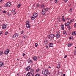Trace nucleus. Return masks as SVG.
I'll return each mask as SVG.
<instances>
[{
    "mask_svg": "<svg viewBox=\"0 0 76 76\" xmlns=\"http://www.w3.org/2000/svg\"><path fill=\"white\" fill-rule=\"evenodd\" d=\"M48 8H46L45 9V8H43L42 10V14L43 15H44L45 14V13H46V11H48Z\"/></svg>",
    "mask_w": 76,
    "mask_h": 76,
    "instance_id": "nucleus-1",
    "label": "nucleus"
},
{
    "mask_svg": "<svg viewBox=\"0 0 76 76\" xmlns=\"http://www.w3.org/2000/svg\"><path fill=\"white\" fill-rule=\"evenodd\" d=\"M38 16V14L37 13H34L33 14V17H31V19L34 20H35V19L37 18Z\"/></svg>",
    "mask_w": 76,
    "mask_h": 76,
    "instance_id": "nucleus-2",
    "label": "nucleus"
},
{
    "mask_svg": "<svg viewBox=\"0 0 76 76\" xmlns=\"http://www.w3.org/2000/svg\"><path fill=\"white\" fill-rule=\"evenodd\" d=\"M42 73L45 75H47L48 73V71L47 70H43L42 71Z\"/></svg>",
    "mask_w": 76,
    "mask_h": 76,
    "instance_id": "nucleus-3",
    "label": "nucleus"
},
{
    "mask_svg": "<svg viewBox=\"0 0 76 76\" xmlns=\"http://www.w3.org/2000/svg\"><path fill=\"white\" fill-rule=\"evenodd\" d=\"M55 35L54 34H50V35H48V38H49V39H50V38H54Z\"/></svg>",
    "mask_w": 76,
    "mask_h": 76,
    "instance_id": "nucleus-4",
    "label": "nucleus"
},
{
    "mask_svg": "<svg viewBox=\"0 0 76 76\" xmlns=\"http://www.w3.org/2000/svg\"><path fill=\"white\" fill-rule=\"evenodd\" d=\"M9 51H10V50H9L7 49L5 50L4 53L5 54L7 55V54H8V53H9Z\"/></svg>",
    "mask_w": 76,
    "mask_h": 76,
    "instance_id": "nucleus-5",
    "label": "nucleus"
},
{
    "mask_svg": "<svg viewBox=\"0 0 76 76\" xmlns=\"http://www.w3.org/2000/svg\"><path fill=\"white\" fill-rule=\"evenodd\" d=\"M11 4V3L10 2H8L6 4V7H10V4Z\"/></svg>",
    "mask_w": 76,
    "mask_h": 76,
    "instance_id": "nucleus-6",
    "label": "nucleus"
},
{
    "mask_svg": "<svg viewBox=\"0 0 76 76\" xmlns=\"http://www.w3.org/2000/svg\"><path fill=\"white\" fill-rule=\"evenodd\" d=\"M31 75L32 76H34V69H32L31 71Z\"/></svg>",
    "mask_w": 76,
    "mask_h": 76,
    "instance_id": "nucleus-7",
    "label": "nucleus"
},
{
    "mask_svg": "<svg viewBox=\"0 0 76 76\" xmlns=\"http://www.w3.org/2000/svg\"><path fill=\"white\" fill-rule=\"evenodd\" d=\"M18 36V34L15 33L12 36V38H15L16 37H17Z\"/></svg>",
    "mask_w": 76,
    "mask_h": 76,
    "instance_id": "nucleus-8",
    "label": "nucleus"
},
{
    "mask_svg": "<svg viewBox=\"0 0 76 76\" xmlns=\"http://www.w3.org/2000/svg\"><path fill=\"white\" fill-rule=\"evenodd\" d=\"M45 6V5H44V4H41L40 7V8H41V9H43V8H44Z\"/></svg>",
    "mask_w": 76,
    "mask_h": 76,
    "instance_id": "nucleus-9",
    "label": "nucleus"
},
{
    "mask_svg": "<svg viewBox=\"0 0 76 76\" xmlns=\"http://www.w3.org/2000/svg\"><path fill=\"white\" fill-rule=\"evenodd\" d=\"M6 25L3 24L2 26V29H6Z\"/></svg>",
    "mask_w": 76,
    "mask_h": 76,
    "instance_id": "nucleus-10",
    "label": "nucleus"
},
{
    "mask_svg": "<svg viewBox=\"0 0 76 76\" xmlns=\"http://www.w3.org/2000/svg\"><path fill=\"white\" fill-rule=\"evenodd\" d=\"M3 62H0V67H3Z\"/></svg>",
    "mask_w": 76,
    "mask_h": 76,
    "instance_id": "nucleus-11",
    "label": "nucleus"
},
{
    "mask_svg": "<svg viewBox=\"0 0 76 76\" xmlns=\"http://www.w3.org/2000/svg\"><path fill=\"white\" fill-rule=\"evenodd\" d=\"M62 20L63 22H64V21L65 20V18H64V16H62Z\"/></svg>",
    "mask_w": 76,
    "mask_h": 76,
    "instance_id": "nucleus-12",
    "label": "nucleus"
},
{
    "mask_svg": "<svg viewBox=\"0 0 76 76\" xmlns=\"http://www.w3.org/2000/svg\"><path fill=\"white\" fill-rule=\"evenodd\" d=\"M30 69H31V67L29 66L26 68V71H29Z\"/></svg>",
    "mask_w": 76,
    "mask_h": 76,
    "instance_id": "nucleus-13",
    "label": "nucleus"
},
{
    "mask_svg": "<svg viewBox=\"0 0 76 76\" xmlns=\"http://www.w3.org/2000/svg\"><path fill=\"white\" fill-rule=\"evenodd\" d=\"M69 24H70V22H67L65 23V25L66 26H69Z\"/></svg>",
    "mask_w": 76,
    "mask_h": 76,
    "instance_id": "nucleus-14",
    "label": "nucleus"
},
{
    "mask_svg": "<svg viewBox=\"0 0 76 76\" xmlns=\"http://www.w3.org/2000/svg\"><path fill=\"white\" fill-rule=\"evenodd\" d=\"M72 35H76V31H73L72 33Z\"/></svg>",
    "mask_w": 76,
    "mask_h": 76,
    "instance_id": "nucleus-15",
    "label": "nucleus"
},
{
    "mask_svg": "<svg viewBox=\"0 0 76 76\" xmlns=\"http://www.w3.org/2000/svg\"><path fill=\"white\" fill-rule=\"evenodd\" d=\"M61 28H62V30H64V25H63V24H61Z\"/></svg>",
    "mask_w": 76,
    "mask_h": 76,
    "instance_id": "nucleus-16",
    "label": "nucleus"
},
{
    "mask_svg": "<svg viewBox=\"0 0 76 76\" xmlns=\"http://www.w3.org/2000/svg\"><path fill=\"white\" fill-rule=\"evenodd\" d=\"M34 60H37V58L35 56H34L33 57Z\"/></svg>",
    "mask_w": 76,
    "mask_h": 76,
    "instance_id": "nucleus-17",
    "label": "nucleus"
},
{
    "mask_svg": "<svg viewBox=\"0 0 76 76\" xmlns=\"http://www.w3.org/2000/svg\"><path fill=\"white\" fill-rule=\"evenodd\" d=\"M60 37V35L59 34H56V38H58Z\"/></svg>",
    "mask_w": 76,
    "mask_h": 76,
    "instance_id": "nucleus-18",
    "label": "nucleus"
},
{
    "mask_svg": "<svg viewBox=\"0 0 76 76\" xmlns=\"http://www.w3.org/2000/svg\"><path fill=\"white\" fill-rule=\"evenodd\" d=\"M49 46L50 47H53V43H50L49 44Z\"/></svg>",
    "mask_w": 76,
    "mask_h": 76,
    "instance_id": "nucleus-19",
    "label": "nucleus"
},
{
    "mask_svg": "<svg viewBox=\"0 0 76 76\" xmlns=\"http://www.w3.org/2000/svg\"><path fill=\"white\" fill-rule=\"evenodd\" d=\"M26 26L27 28H30L31 26L29 24H26Z\"/></svg>",
    "mask_w": 76,
    "mask_h": 76,
    "instance_id": "nucleus-20",
    "label": "nucleus"
},
{
    "mask_svg": "<svg viewBox=\"0 0 76 76\" xmlns=\"http://www.w3.org/2000/svg\"><path fill=\"white\" fill-rule=\"evenodd\" d=\"M31 73L30 72H28L26 75V76H30Z\"/></svg>",
    "mask_w": 76,
    "mask_h": 76,
    "instance_id": "nucleus-21",
    "label": "nucleus"
},
{
    "mask_svg": "<svg viewBox=\"0 0 76 76\" xmlns=\"http://www.w3.org/2000/svg\"><path fill=\"white\" fill-rule=\"evenodd\" d=\"M44 43L45 44H47L48 43V40H45L44 41Z\"/></svg>",
    "mask_w": 76,
    "mask_h": 76,
    "instance_id": "nucleus-22",
    "label": "nucleus"
},
{
    "mask_svg": "<svg viewBox=\"0 0 76 76\" xmlns=\"http://www.w3.org/2000/svg\"><path fill=\"white\" fill-rule=\"evenodd\" d=\"M57 68L58 69H59L60 67V64H58V66H57Z\"/></svg>",
    "mask_w": 76,
    "mask_h": 76,
    "instance_id": "nucleus-23",
    "label": "nucleus"
},
{
    "mask_svg": "<svg viewBox=\"0 0 76 76\" xmlns=\"http://www.w3.org/2000/svg\"><path fill=\"white\" fill-rule=\"evenodd\" d=\"M72 44L71 43H69L68 44V47H70L71 46H72Z\"/></svg>",
    "mask_w": 76,
    "mask_h": 76,
    "instance_id": "nucleus-24",
    "label": "nucleus"
},
{
    "mask_svg": "<svg viewBox=\"0 0 76 76\" xmlns=\"http://www.w3.org/2000/svg\"><path fill=\"white\" fill-rule=\"evenodd\" d=\"M28 62L29 63L30 62H32V61H31V59H28L27 60Z\"/></svg>",
    "mask_w": 76,
    "mask_h": 76,
    "instance_id": "nucleus-25",
    "label": "nucleus"
},
{
    "mask_svg": "<svg viewBox=\"0 0 76 76\" xmlns=\"http://www.w3.org/2000/svg\"><path fill=\"white\" fill-rule=\"evenodd\" d=\"M26 37V36H24L23 37V39H26V37Z\"/></svg>",
    "mask_w": 76,
    "mask_h": 76,
    "instance_id": "nucleus-26",
    "label": "nucleus"
},
{
    "mask_svg": "<svg viewBox=\"0 0 76 76\" xmlns=\"http://www.w3.org/2000/svg\"><path fill=\"white\" fill-rule=\"evenodd\" d=\"M63 34L64 35H66L67 34V33H66V31H64L63 32Z\"/></svg>",
    "mask_w": 76,
    "mask_h": 76,
    "instance_id": "nucleus-27",
    "label": "nucleus"
},
{
    "mask_svg": "<svg viewBox=\"0 0 76 76\" xmlns=\"http://www.w3.org/2000/svg\"><path fill=\"white\" fill-rule=\"evenodd\" d=\"M39 4H37L36 5V7H39Z\"/></svg>",
    "mask_w": 76,
    "mask_h": 76,
    "instance_id": "nucleus-28",
    "label": "nucleus"
},
{
    "mask_svg": "<svg viewBox=\"0 0 76 76\" xmlns=\"http://www.w3.org/2000/svg\"><path fill=\"white\" fill-rule=\"evenodd\" d=\"M17 7L18 8H19L20 7V4H19L17 6Z\"/></svg>",
    "mask_w": 76,
    "mask_h": 76,
    "instance_id": "nucleus-29",
    "label": "nucleus"
},
{
    "mask_svg": "<svg viewBox=\"0 0 76 76\" xmlns=\"http://www.w3.org/2000/svg\"><path fill=\"white\" fill-rule=\"evenodd\" d=\"M2 54H3L2 51H0V56H1V55H2Z\"/></svg>",
    "mask_w": 76,
    "mask_h": 76,
    "instance_id": "nucleus-30",
    "label": "nucleus"
},
{
    "mask_svg": "<svg viewBox=\"0 0 76 76\" xmlns=\"http://www.w3.org/2000/svg\"><path fill=\"white\" fill-rule=\"evenodd\" d=\"M74 55H76V51L75 50L73 52Z\"/></svg>",
    "mask_w": 76,
    "mask_h": 76,
    "instance_id": "nucleus-31",
    "label": "nucleus"
},
{
    "mask_svg": "<svg viewBox=\"0 0 76 76\" xmlns=\"http://www.w3.org/2000/svg\"><path fill=\"white\" fill-rule=\"evenodd\" d=\"M2 13H6V12L4 10L3 11Z\"/></svg>",
    "mask_w": 76,
    "mask_h": 76,
    "instance_id": "nucleus-32",
    "label": "nucleus"
},
{
    "mask_svg": "<svg viewBox=\"0 0 76 76\" xmlns=\"http://www.w3.org/2000/svg\"><path fill=\"white\" fill-rule=\"evenodd\" d=\"M26 22L27 23L26 24H29V21H27Z\"/></svg>",
    "mask_w": 76,
    "mask_h": 76,
    "instance_id": "nucleus-33",
    "label": "nucleus"
},
{
    "mask_svg": "<svg viewBox=\"0 0 76 76\" xmlns=\"http://www.w3.org/2000/svg\"><path fill=\"white\" fill-rule=\"evenodd\" d=\"M8 34V32H6L5 33V35H7Z\"/></svg>",
    "mask_w": 76,
    "mask_h": 76,
    "instance_id": "nucleus-34",
    "label": "nucleus"
},
{
    "mask_svg": "<svg viewBox=\"0 0 76 76\" xmlns=\"http://www.w3.org/2000/svg\"><path fill=\"white\" fill-rule=\"evenodd\" d=\"M35 76H40V75L39 74H37Z\"/></svg>",
    "mask_w": 76,
    "mask_h": 76,
    "instance_id": "nucleus-35",
    "label": "nucleus"
},
{
    "mask_svg": "<svg viewBox=\"0 0 76 76\" xmlns=\"http://www.w3.org/2000/svg\"><path fill=\"white\" fill-rule=\"evenodd\" d=\"M38 46V44L37 43H36L35 45V46L36 47H37V46Z\"/></svg>",
    "mask_w": 76,
    "mask_h": 76,
    "instance_id": "nucleus-36",
    "label": "nucleus"
},
{
    "mask_svg": "<svg viewBox=\"0 0 76 76\" xmlns=\"http://www.w3.org/2000/svg\"><path fill=\"white\" fill-rule=\"evenodd\" d=\"M15 10H12V12L14 13V12H15Z\"/></svg>",
    "mask_w": 76,
    "mask_h": 76,
    "instance_id": "nucleus-37",
    "label": "nucleus"
},
{
    "mask_svg": "<svg viewBox=\"0 0 76 76\" xmlns=\"http://www.w3.org/2000/svg\"><path fill=\"white\" fill-rule=\"evenodd\" d=\"M68 0H64V1L65 3H66V2H67Z\"/></svg>",
    "mask_w": 76,
    "mask_h": 76,
    "instance_id": "nucleus-38",
    "label": "nucleus"
},
{
    "mask_svg": "<svg viewBox=\"0 0 76 76\" xmlns=\"http://www.w3.org/2000/svg\"><path fill=\"white\" fill-rule=\"evenodd\" d=\"M3 33V31H1L0 33V35H1L2 34V33Z\"/></svg>",
    "mask_w": 76,
    "mask_h": 76,
    "instance_id": "nucleus-39",
    "label": "nucleus"
},
{
    "mask_svg": "<svg viewBox=\"0 0 76 76\" xmlns=\"http://www.w3.org/2000/svg\"><path fill=\"white\" fill-rule=\"evenodd\" d=\"M72 10H73V9H72V8H71V9H70V10H69V11H70V12H72Z\"/></svg>",
    "mask_w": 76,
    "mask_h": 76,
    "instance_id": "nucleus-40",
    "label": "nucleus"
},
{
    "mask_svg": "<svg viewBox=\"0 0 76 76\" xmlns=\"http://www.w3.org/2000/svg\"><path fill=\"white\" fill-rule=\"evenodd\" d=\"M39 69H37L36 71L37 72H39Z\"/></svg>",
    "mask_w": 76,
    "mask_h": 76,
    "instance_id": "nucleus-41",
    "label": "nucleus"
},
{
    "mask_svg": "<svg viewBox=\"0 0 76 76\" xmlns=\"http://www.w3.org/2000/svg\"><path fill=\"white\" fill-rule=\"evenodd\" d=\"M55 3H57V0H56L55 1Z\"/></svg>",
    "mask_w": 76,
    "mask_h": 76,
    "instance_id": "nucleus-42",
    "label": "nucleus"
},
{
    "mask_svg": "<svg viewBox=\"0 0 76 76\" xmlns=\"http://www.w3.org/2000/svg\"><path fill=\"white\" fill-rule=\"evenodd\" d=\"M24 31H22L21 33L22 34H23V33H24Z\"/></svg>",
    "mask_w": 76,
    "mask_h": 76,
    "instance_id": "nucleus-43",
    "label": "nucleus"
},
{
    "mask_svg": "<svg viewBox=\"0 0 76 76\" xmlns=\"http://www.w3.org/2000/svg\"><path fill=\"white\" fill-rule=\"evenodd\" d=\"M67 57V55H65V56L64 57V58H66Z\"/></svg>",
    "mask_w": 76,
    "mask_h": 76,
    "instance_id": "nucleus-44",
    "label": "nucleus"
},
{
    "mask_svg": "<svg viewBox=\"0 0 76 76\" xmlns=\"http://www.w3.org/2000/svg\"><path fill=\"white\" fill-rule=\"evenodd\" d=\"M7 15L8 16H10V15H11V14H7Z\"/></svg>",
    "mask_w": 76,
    "mask_h": 76,
    "instance_id": "nucleus-45",
    "label": "nucleus"
},
{
    "mask_svg": "<svg viewBox=\"0 0 76 76\" xmlns=\"http://www.w3.org/2000/svg\"><path fill=\"white\" fill-rule=\"evenodd\" d=\"M70 22H73V20H71L70 21Z\"/></svg>",
    "mask_w": 76,
    "mask_h": 76,
    "instance_id": "nucleus-46",
    "label": "nucleus"
},
{
    "mask_svg": "<svg viewBox=\"0 0 76 76\" xmlns=\"http://www.w3.org/2000/svg\"><path fill=\"white\" fill-rule=\"evenodd\" d=\"M60 41H61V40H59V41H58V43H60Z\"/></svg>",
    "mask_w": 76,
    "mask_h": 76,
    "instance_id": "nucleus-47",
    "label": "nucleus"
},
{
    "mask_svg": "<svg viewBox=\"0 0 76 76\" xmlns=\"http://www.w3.org/2000/svg\"><path fill=\"white\" fill-rule=\"evenodd\" d=\"M2 0H0V2L1 3H2L3 2V1H2Z\"/></svg>",
    "mask_w": 76,
    "mask_h": 76,
    "instance_id": "nucleus-48",
    "label": "nucleus"
},
{
    "mask_svg": "<svg viewBox=\"0 0 76 76\" xmlns=\"http://www.w3.org/2000/svg\"><path fill=\"white\" fill-rule=\"evenodd\" d=\"M74 27H76V23L75 24Z\"/></svg>",
    "mask_w": 76,
    "mask_h": 76,
    "instance_id": "nucleus-49",
    "label": "nucleus"
},
{
    "mask_svg": "<svg viewBox=\"0 0 76 76\" xmlns=\"http://www.w3.org/2000/svg\"><path fill=\"white\" fill-rule=\"evenodd\" d=\"M68 28H69V29H70V26H69Z\"/></svg>",
    "mask_w": 76,
    "mask_h": 76,
    "instance_id": "nucleus-50",
    "label": "nucleus"
},
{
    "mask_svg": "<svg viewBox=\"0 0 76 76\" xmlns=\"http://www.w3.org/2000/svg\"><path fill=\"white\" fill-rule=\"evenodd\" d=\"M67 20H69V18H67L66 19Z\"/></svg>",
    "mask_w": 76,
    "mask_h": 76,
    "instance_id": "nucleus-51",
    "label": "nucleus"
},
{
    "mask_svg": "<svg viewBox=\"0 0 76 76\" xmlns=\"http://www.w3.org/2000/svg\"><path fill=\"white\" fill-rule=\"evenodd\" d=\"M23 56H25V53H23Z\"/></svg>",
    "mask_w": 76,
    "mask_h": 76,
    "instance_id": "nucleus-52",
    "label": "nucleus"
},
{
    "mask_svg": "<svg viewBox=\"0 0 76 76\" xmlns=\"http://www.w3.org/2000/svg\"><path fill=\"white\" fill-rule=\"evenodd\" d=\"M63 76H66V74H64L63 75Z\"/></svg>",
    "mask_w": 76,
    "mask_h": 76,
    "instance_id": "nucleus-53",
    "label": "nucleus"
},
{
    "mask_svg": "<svg viewBox=\"0 0 76 76\" xmlns=\"http://www.w3.org/2000/svg\"><path fill=\"white\" fill-rule=\"evenodd\" d=\"M16 13L15 12V14H14L13 15H16Z\"/></svg>",
    "mask_w": 76,
    "mask_h": 76,
    "instance_id": "nucleus-54",
    "label": "nucleus"
},
{
    "mask_svg": "<svg viewBox=\"0 0 76 76\" xmlns=\"http://www.w3.org/2000/svg\"><path fill=\"white\" fill-rule=\"evenodd\" d=\"M1 9H0V12H1Z\"/></svg>",
    "mask_w": 76,
    "mask_h": 76,
    "instance_id": "nucleus-55",
    "label": "nucleus"
},
{
    "mask_svg": "<svg viewBox=\"0 0 76 76\" xmlns=\"http://www.w3.org/2000/svg\"><path fill=\"white\" fill-rule=\"evenodd\" d=\"M19 75V73H18L17 74V75Z\"/></svg>",
    "mask_w": 76,
    "mask_h": 76,
    "instance_id": "nucleus-56",
    "label": "nucleus"
},
{
    "mask_svg": "<svg viewBox=\"0 0 76 76\" xmlns=\"http://www.w3.org/2000/svg\"><path fill=\"white\" fill-rule=\"evenodd\" d=\"M48 47V46H46V48H47Z\"/></svg>",
    "mask_w": 76,
    "mask_h": 76,
    "instance_id": "nucleus-57",
    "label": "nucleus"
},
{
    "mask_svg": "<svg viewBox=\"0 0 76 76\" xmlns=\"http://www.w3.org/2000/svg\"><path fill=\"white\" fill-rule=\"evenodd\" d=\"M49 68H50V69H51V67L50 66H49Z\"/></svg>",
    "mask_w": 76,
    "mask_h": 76,
    "instance_id": "nucleus-58",
    "label": "nucleus"
},
{
    "mask_svg": "<svg viewBox=\"0 0 76 76\" xmlns=\"http://www.w3.org/2000/svg\"><path fill=\"white\" fill-rule=\"evenodd\" d=\"M69 39H71V37H69Z\"/></svg>",
    "mask_w": 76,
    "mask_h": 76,
    "instance_id": "nucleus-59",
    "label": "nucleus"
},
{
    "mask_svg": "<svg viewBox=\"0 0 76 76\" xmlns=\"http://www.w3.org/2000/svg\"><path fill=\"white\" fill-rule=\"evenodd\" d=\"M50 74H51V73H49V75H50Z\"/></svg>",
    "mask_w": 76,
    "mask_h": 76,
    "instance_id": "nucleus-60",
    "label": "nucleus"
},
{
    "mask_svg": "<svg viewBox=\"0 0 76 76\" xmlns=\"http://www.w3.org/2000/svg\"><path fill=\"white\" fill-rule=\"evenodd\" d=\"M53 0H50V1H51Z\"/></svg>",
    "mask_w": 76,
    "mask_h": 76,
    "instance_id": "nucleus-61",
    "label": "nucleus"
},
{
    "mask_svg": "<svg viewBox=\"0 0 76 76\" xmlns=\"http://www.w3.org/2000/svg\"><path fill=\"white\" fill-rule=\"evenodd\" d=\"M33 6H35V5L34 4V5H33Z\"/></svg>",
    "mask_w": 76,
    "mask_h": 76,
    "instance_id": "nucleus-62",
    "label": "nucleus"
},
{
    "mask_svg": "<svg viewBox=\"0 0 76 76\" xmlns=\"http://www.w3.org/2000/svg\"><path fill=\"white\" fill-rule=\"evenodd\" d=\"M17 60H19V59H17Z\"/></svg>",
    "mask_w": 76,
    "mask_h": 76,
    "instance_id": "nucleus-63",
    "label": "nucleus"
},
{
    "mask_svg": "<svg viewBox=\"0 0 76 76\" xmlns=\"http://www.w3.org/2000/svg\"><path fill=\"white\" fill-rule=\"evenodd\" d=\"M75 48H76V47H75Z\"/></svg>",
    "mask_w": 76,
    "mask_h": 76,
    "instance_id": "nucleus-64",
    "label": "nucleus"
}]
</instances>
